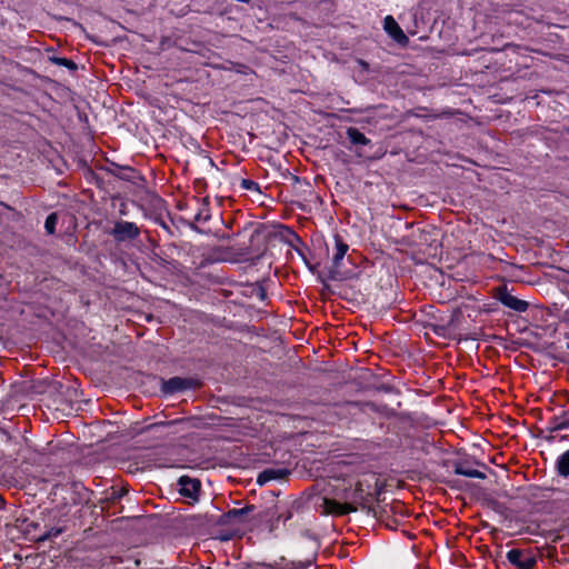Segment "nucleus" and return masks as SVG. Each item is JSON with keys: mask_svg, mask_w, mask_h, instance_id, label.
Here are the masks:
<instances>
[{"mask_svg": "<svg viewBox=\"0 0 569 569\" xmlns=\"http://www.w3.org/2000/svg\"><path fill=\"white\" fill-rule=\"evenodd\" d=\"M342 498L345 502L323 498L321 503L322 512L326 515L343 516L357 511V506L362 503L359 489L353 490L351 493H345Z\"/></svg>", "mask_w": 569, "mask_h": 569, "instance_id": "obj_1", "label": "nucleus"}, {"mask_svg": "<svg viewBox=\"0 0 569 569\" xmlns=\"http://www.w3.org/2000/svg\"><path fill=\"white\" fill-rule=\"evenodd\" d=\"M508 561L519 569H532L536 558L529 552L519 549H511L507 552Z\"/></svg>", "mask_w": 569, "mask_h": 569, "instance_id": "obj_2", "label": "nucleus"}, {"mask_svg": "<svg viewBox=\"0 0 569 569\" xmlns=\"http://www.w3.org/2000/svg\"><path fill=\"white\" fill-rule=\"evenodd\" d=\"M112 234L118 241L134 239L139 236V228L133 222L118 221L114 224Z\"/></svg>", "mask_w": 569, "mask_h": 569, "instance_id": "obj_3", "label": "nucleus"}, {"mask_svg": "<svg viewBox=\"0 0 569 569\" xmlns=\"http://www.w3.org/2000/svg\"><path fill=\"white\" fill-rule=\"evenodd\" d=\"M383 29L385 31L398 43L407 44L409 39L398 24V22L393 19L392 16H387L383 20Z\"/></svg>", "mask_w": 569, "mask_h": 569, "instance_id": "obj_4", "label": "nucleus"}, {"mask_svg": "<svg viewBox=\"0 0 569 569\" xmlns=\"http://www.w3.org/2000/svg\"><path fill=\"white\" fill-rule=\"evenodd\" d=\"M178 483L179 491L184 497L194 498L200 490V482L197 479L183 476L179 478Z\"/></svg>", "mask_w": 569, "mask_h": 569, "instance_id": "obj_5", "label": "nucleus"}, {"mask_svg": "<svg viewBox=\"0 0 569 569\" xmlns=\"http://www.w3.org/2000/svg\"><path fill=\"white\" fill-rule=\"evenodd\" d=\"M190 387V381L183 378L174 377L162 383V391L164 393H174Z\"/></svg>", "mask_w": 569, "mask_h": 569, "instance_id": "obj_6", "label": "nucleus"}, {"mask_svg": "<svg viewBox=\"0 0 569 569\" xmlns=\"http://www.w3.org/2000/svg\"><path fill=\"white\" fill-rule=\"evenodd\" d=\"M500 301L503 306L518 312H523L528 308V303L526 301L520 300L508 292H503L500 295Z\"/></svg>", "mask_w": 569, "mask_h": 569, "instance_id": "obj_7", "label": "nucleus"}, {"mask_svg": "<svg viewBox=\"0 0 569 569\" xmlns=\"http://www.w3.org/2000/svg\"><path fill=\"white\" fill-rule=\"evenodd\" d=\"M349 247L339 236H335V253L332 257L333 268L338 269L347 254Z\"/></svg>", "mask_w": 569, "mask_h": 569, "instance_id": "obj_8", "label": "nucleus"}, {"mask_svg": "<svg viewBox=\"0 0 569 569\" xmlns=\"http://www.w3.org/2000/svg\"><path fill=\"white\" fill-rule=\"evenodd\" d=\"M286 475H287L286 469L269 468V469L263 470L261 473H259V476L257 478V483L260 486H263L271 480L281 479Z\"/></svg>", "mask_w": 569, "mask_h": 569, "instance_id": "obj_9", "label": "nucleus"}, {"mask_svg": "<svg viewBox=\"0 0 569 569\" xmlns=\"http://www.w3.org/2000/svg\"><path fill=\"white\" fill-rule=\"evenodd\" d=\"M455 472L460 476H465L468 478L475 479H485L486 475L482 471H479L467 463H457L455 466Z\"/></svg>", "mask_w": 569, "mask_h": 569, "instance_id": "obj_10", "label": "nucleus"}, {"mask_svg": "<svg viewBox=\"0 0 569 569\" xmlns=\"http://www.w3.org/2000/svg\"><path fill=\"white\" fill-rule=\"evenodd\" d=\"M556 468L559 476L563 478L569 476V449L559 456L556 461Z\"/></svg>", "mask_w": 569, "mask_h": 569, "instance_id": "obj_11", "label": "nucleus"}, {"mask_svg": "<svg viewBox=\"0 0 569 569\" xmlns=\"http://www.w3.org/2000/svg\"><path fill=\"white\" fill-rule=\"evenodd\" d=\"M347 134L353 144H367L369 142L366 136L356 128H349Z\"/></svg>", "mask_w": 569, "mask_h": 569, "instance_id": "obj_12", "label": "nucleus"}, {"mask_svg": "<svg viewBox=\"0 0 569 569\" xmlns=\"http://www.w3.org/2000/svg\"><path fill=\"white\" fill-rule=\"evenodd\" d=\"M57 222H58V216H57V213H51V214H49V216L47 217L46 222H44V228H46V231H47L49 234H53V233H54Z\"/></svg>", "mask_w": 569, "mask_h": 569, "instance_id": "obj_13", "label": "nucleus"}, {"mask_svg": "<svg viewBox=\"0 0 569 569\" xmlns=\"http://www.w3.org/2000/svg\"><path fill=\"white\" fill-rule=\"evenodd\" d=\"M241 187L244 190H252V191H258L259 190L258 183L252 181V180H249V179H242L241 180Z\"/></svg>", "mask_w": 569, "mask_h": 569, "instance_id": "obj_14", "label": "nucleus"}, {"mask_svg": "<svg viewBox=\"0 0 569 569\" xmlns=\"http://www.w3.org/2000/svg\"><path fill=\"white\" fill-rule=\"evenodd\" d=\"M252 510H253V506H248V507L241 508V509H233L232 511H230V515L233 517H240V516L246 515Z\"/></svg>", "mask_w": 569, "mask_h": 569, "instance_id": "obj_15", "label": "nucleus"}, {"mask_svg": "<svg viewBox=\"0 0 569 569\" xmlns=\"http://www.w3.org/2000/svg\"><path fill=\"white\" fill-rule=\"evenodd\" d=\"M249 569H287V568H277L272 565L267 563H256L253 567H250Z\"/></svg>", "mask_w": 569, "mask_h": 569, "instance_id": "obj_16", "label": "nucleus"}, {"mask_svg": "<svg viewBox=\"0 0 569 569\" xmlns=\"http://www.w3.org/2000/svg\"><path fill=\"white\" fill-rule=\"evenodd\" d=\"M61 533V530L60 529H51L44 537H42L41 539H48V538H51V537H57Z\"/></svg>", "mask_w": 569, "mask_h": 569, "instance_id": "obj_17", "label": "nucleus"}, {"mask_svg": "<svg viewBox=\"0 0 569 569\" xmlns=\"http://www.w3.org/2000/svg\"><path fill=\"white\" fill-rule=\"evenodd\" d=\"M197 221H207L209 219V214L204 211H201L196 217Z\"/></svg>", "mask_w": 569, "mask_h": 569, "instance_id": "obj_18", "label": "nucleus"}, {"mask_svg": "<svg viewBox=\"0 0 569 569\" xmlns=\"http://www.w3.org/2000/svg\"><path fill=\"white\" fill-rule=\"evenodd\" d=\"M249 253V248L248 246H246V243H243L240 248H239V254L240 256H246Z\"/></svg>", "mask_w": 569, "mask_h": 569, "instance_id": "obj_19", "label": "nucleus"}, {"mask_svg": "<svg viewBox=\"0 0 569 569\" xmlns=\"http://www.w3.org/2000/svg\"><path fill=\"white\" fill-rule=\"evenodd\" d=\"M311 565L310 561H307V562H300L298 565V568L297 569H307L309 566Z\"/></svg>", "mask_w": 569, "mask_h": 569, "instance_id": "obj_20", "label": "nucleus"}, {"mask_svg": "<svg viewBox=\"0 0 569 569\" xmlns=\"http://www.w3.org/2000/svg\"><path fill=\"white\" fill-rule=\"evenodd\" d=\"M259 237V233L257 231L252 232L250 234V241H253L254 238H258Z\"/></svg>", "mask_w": 569, "mask_h": 569, "instance_id": "obj_21", "label": "nucleus"}, {"mask_svg": "<svg viewBox=\"0 0 569 569\" xmlns=\"http://www.w3.org/2000/svg\"><path fill=\"white\" fill-rule=\"evenodd\" d=\"M176 421H171V422H159V423H156L154 426H168V425H172Z\"/></svg>", "mask_w": 569, "mask_h": 569, "instance_id": "obj_22", "label": "nucleus"}, {"mask_svg": "<svg viewBox=\"0 0 569 569\" xmlns=\"http://www.w3.org/2000/svg\"><path fill=\"white\" fill-rule=\"evenodd\" d=\"M565 427H567V425L563 423V425H560L558 428H565Z\"/></svg>", "mask_w": 569, "mask_h": 569, "instance_id": "obj_23", "label": "nucleus"}]
</instances>
